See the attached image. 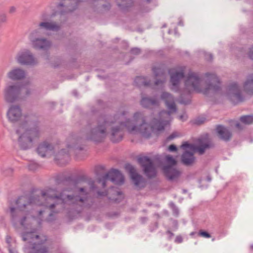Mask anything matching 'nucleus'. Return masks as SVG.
Returning a JSON list of instances; mask_svg holds the SVG:
<instances>
[{
  "label": "nucleus",
  "instance_id": "1",
  "mask_svg": "<svg viewBox=\"0 0 253 253\" xmlns=\"http://www.w3.org/2000/svg\"><path fill=\"white\" fill-rule=\"evenodd\" d=\"M88 194V192L85 187L75 188L73 191L69 188H65L60 193L49 188L40 190L38 194H33L30 197H20L16 202L17 209L10 208L11 221L14 224L19 222L24 227L27 217L22 212H29L35 205L45 207V210L39 211V215L47 212V211H50L48 213L49 219H52L53 213H57L64 210L75 209L79 212L83 208H89L93 205V202L91 204L87 203Z\"/></svg>",
  "mask_w": 253,
  "mask_h": 253
},
{
  "label": "nucleus",
  "instance_id": "2",
  "mask_svg": "<svg viewBox=\"0 0 253 253\" xmlns=\"http://www.w3.org/2000/svg\"><path fill=\"white\" fill-rule=\"evenodd\" d=\"M6 115L10 122H19L16 133H21L18 139L21 149L26 150L31 148L34 141L38 140L41 135L38 117L33 114L23 115L22 109L18 105H11Z\"/></svg>",
  "mask_w": 253,
  "mask_h": 253
},
{
  "label": "nucleus",
  "instance_id": "3",
  "mask_svg": "<svg viewBox=\"0 0 253 253\" xmlns=\"http://www.w3.org/2000/svg\"><path fill=\"white\" fill-rule=\"evenodd\" d=\"M117 113L114 116L109 114H102L99 116L91 124H88L85 129L80 132V135H74L68 138L67 147L74 151L83 150V143L85 140L100 143L108 134L107 128L117 122Z\"/></svg>",
  "mask_w": 253,
  "mask_h": 253
},
{
  "label": "nucleus",
  "instance_id": "4",
  "mask_svg": "<svg viewBox=\"0 0 253 253\" xmlns=\"http://www.w3.org/2000/svg\"><path fill=\"white\" fill-rule=\"evenodd\" d=\"M170 112L163 110L159 113V119L154 118L152 125L146 122L143 115L140 112L134 113L133 120L128 119L125 122H119L122 127L126 126L129 132L138 131L145 138H149L152 132H157L164 130L168 121L163 117H169Z\"/></svg>",
  "mask_w": 253,
  "mask_h": 253
},
{
  "label": "nucleus",
  "instance_id": "5",
  "mask_svg": "<svg viewBox=\"0 0 253 253\" xmlns=\"http://www.w3.org/2000/svg\"><path fill=\"white\" fill-rule=\"evenodd\" d=\"M207 79L205 82L207 86L203 88L202 79L199 77V74L195 72H189L188 74L186 80L185 81V88L184 92L180 97V103L184 104H188L190 103L189 99L184 98V93L189 95L193 91L197 92H202L205 95H209L211 93H216L220 90V82L217 77L214 74L207 73L205 74Z\"/></svg>",
  "mask_w": 253,
  "mask_h": 253
},
{
  "label": "nucleus",
  "instance_id": "6",
  "mask_svg": "<svg viewBox=\"0 0 253 253\" xmlns=\"http://www.w3.org/2000/svg\"><path fill=\"white\" fill-rule=\"evenodd\" d=\"M21 236L26 242L25 247L31 253H48V248L43 245L47 240L46 236L38 235L36 232H28L22 233Z\"/></svg>",
  "mask_w": 253,
  "mask_h": 253
},
{
  "label": "nucleus",
  "instance_id": "7",
  "mask_svg": "<svg viewBox=\"0 0 253 253\" xmlns=\"http://www.w3.org/2000/svg\"><path fill=\"white\" fill-rule=\"evenodd\" d=\"M31 94V90L19 84L7 85L3 90L4 99L6 102L13 103L24 100Z\"/></svg>",
  "mask_w": 253,
  "mask_h": 253
},
{
  "label": "nucleus",
  "instance_id": "8",
  "mask_svg": "<svg viewBox=\"0 0 253 253\" xmlns=\"http://www.w3.org/2000/svg\"><path fill=\"white\" fill-rule=\"evenodd\" d=\"M29 39L33 47L37 50L47 51L52 44L49 40L42 37V32L40 31V29L33 31L30 34Z\"/></svg>",
  "mask_w": 253,
  "mask_h": 253
},
{
  "label": "nucleus",
  "instance_id": "9",
  "mask_svg": "<svg viewBox=\"0 0 253 253\" xmlns=\"http://www.w3.org/2000/svg\"><path fill=\"white\" fill-rule=\"evenodd\" d=\"M110 180L115 184L122 185L124 183V177L120 170L112 169L102 177L98 179V182L101 183L103 188L106 186V181Z\"/></svg>",
  "mask_w": 253,
  "mask_h": 253
},
{
  "label": "nucleus",
  "instance_id": "10",
  "mask_svg": "<svg viewBox=\"0 0 253 253\" xmlns=\"http://www.w3.org/2000/svg\"><path fill=\"white\" fill-rule=\"evenodd\" d=\"M16 59L22 65L34 66L38 64V60L32 52L27 49H24L17 53Z\"/></svg>",
  "mask_w": 253,
  "mask_h": 253
},
{
  "label": "nucleus",
  "instance_id": "11",
  "mask_svg": "<svg viewBox=\"0 0 253 253\" xmlns=\"http://www.w3.org/2000/svg\"><path fill=\"white\" fill-rule=\"evenodd\" d=\"M138 163L143 168L146 175L149 178H154L156 176L157 171L151 159L147 156L138 159Z\"/></svg>",
  "mask_w": 253,
  "mask_h": 253
},
{
  "label": "nucleus",
  "instance_id": "12",
  "mask_svg": "<svg viewBox=\"0 0 253 253\" xmlns=\"http://www.w3.org/2000/svg\"><path fill=\"white\" fill-rule=\"evenodd\" d=\"M152 70L155 76L156 85H162L166 79L167 69L165 64H158L152 67Z\"/></svg>",
  "mask_w": 253,
  "mask_h": 253
},
{
  "label": "nucleus",
  "instance_id": "13",
  "mask_svg": "<svg viewBox=\"0 0 253 253\" xmlns=\"http://www.w3.org/2000/svg\"><path fill=\"white\" fill-rule=\"evenodd\" d=\"M37 152L38 155L42 158L49 157L54 153V146L49 141L45 140L39 144Z\"/></svg>",
  "mask_w": 253,
  "mask_h": 253
},
{
  "label": "nucleus",
  "instance_id": "14",
  "mask_svg": "<svg viewBox=\"0 0 253 253\" xmlns=\"http://www.w3.org/2000/svg\"><path fill=\"white\" fill-rule=\"evenodd\" d=\"M82 1L79 0H63L56 6L57 9L60 10V13L64 14L75 10L77 8L78 3Z\"/></svg>",
  "mask_w": 253,
  "mask_h": 253
},
{
  "label": "nucleus",
  "instance_id": "15",
  "mask_svg": "<svg viewBox=\"0 0 253 253\" xmlns=\"http://www.w3.org/2000/svg\"><path fill=\"white\" fill-rule=\"evenodd\" d=\"M125 168L129 172L130 177L136 186L139 187H144V185H142L144 184L142 176L136 172L135 168L133 166L127 163L125 165Z\"/></svg>",
  "mask_w": 253,
  "mask_h": 253
},
{
  "label": "nucleus",
  "instance_id": "16",
  "mask_svg": "<svg viewBox=\"0 0 253 253\" xmlns=\"http://www.w3.org/2000/svg\"><path fill=\"white\" fill-rule=\"evenodd\" d=\"M197 145L196 146V151L198 152L200 155L205 153L207 149L213 147V144L209 138L208 134L205 136L200 137L197 141Z\"/></svg>",
  "mask_w": 253,
  "mask_h": 253
},
{
  "label": "nucleus",
  "instance_id": "17",
  "mask_svg": "<svg viewBox=\"0 0 253 253\" xmlns=\"http://www.w3.org/2000/svg\"><path fill=\"white\" fill-rule=\"evenodd\" d=\"M229 90L230 91L229 99L233 104L235 105L244 100V98L241 91L239 89L238 85L236 83L230 84Z\"/></svg>",
  "mask_w": 253,
  "mask_h": 253
},
{
  "label": "nucleus",
  "instance_id": "18",
  "mask_svg": "<svg viewBox=\"0 0 253 253\" xmlns=\"http://www.w3.org/2000/svg\"><path fill=\"white\" fill-rule=\"evenodd\" d=\"M216 132L218 137L225 142L230 141L232 136L231 131L224 126L218 125L216 126Z\"/></svg>",
  "mask_w": 253,
  "mask_h": 253
},
{
  "label": "nucleus",
  "instance_id": "19",
  "mask_svg": "<svg viewBox=\"0 0 253 253\" xmlns=\"http://www.w3.org/2000/svg\"><path fill=\"white\" fill-rule=\"evenodd\" d=\"M184 77L183 71H174L170 72V83H171V89L175 91L179 89L180 81Z\"/></svg>",
  "mask_w": 253,
  "mask_h": 253
},
{
  "label": "nucleus",
  "instance_id": "20",
  "mask_svg": "<svg viewBox=\"0 0 253 253\" xmlns=\"http://www.w3.org/2000/svg\"><path fill=\"white\" fill-rule=\"evenodd\" d=\"M55 161L58 165L61 166L65 165L70 160V155L68 151L65 149H62L55 155Z\"/></svg>",
  "mask_w": 253,
  "mask_h": 253
},
{
  "label": "nucleus",
  "instance_id": "21",
  "mask_svg": "<svg viewBox=\"0 0 253 253\" xmlns=\"http://www.w3.org/2000/svg\"><path fill=\"white\" fill-rule=\"evenodd\" d=\"M163 170L164 175L169 181H173L179 176V171L171 166H164Z\"/></svg>",
  "mask_w": 253,
  "mask_h": 253
},
{
  "label": "nucleus",
  "instance_id": "22",
  "mask_svg": "<svg viewBox=\"0 0 253 253\" xmlns=\"http://www.w3.org/2000/svg\"><path fill=\"white\" fill-rule=\"evenodd\" d=\"M196 158L192 152L185 150L181 156V163L187 167L192 166L195 162Z\"/></svg>",
  "mask_w": 253,
  "mask_h": 253
},
{
  "label": "nucleus",
  "instance_id": "23",
  "mask_svg": "<svg viewBox=\"0 0 253 253\" xmlns=\"http://www.w3.org/2000/svg\"><path fill=\"white\" fill-rule=\"evenodd\" d=\"M123 128L120 125L111 127V140L113 142H118L122 139L123 137Z\"/></svg>",
  "mask_w": 253,
  "mask_h": 253
},
{
  "label": "nucleus",
  "instance_id": "24",
  "mask_svg": "<svg viewBox=\"0 0 253 253\" xmlns=\"http://www.w3.org/2000/svg\"><path fill=\"white\" fill-rule=\"evenodd\" d=\"M42 32V29L46 31L57 32L60 30V26L55 22L43 21L39 23V28Z\"/></svg>",
  "mask_w": 253,
  "mask_h": 253
},
{
  "label": "nucleus",
  "instance_id": "25",
  "mask_svg": "<svg viewBox=\"0 0 253 253\" xmlns=\"http://www.w3.org/2000/svg\"><path fill=\"white\" fill-rule=\"evenodd\" d=\"M120 10L123 12H127L134 6L133 0H115Z\"/></svg>",
  "mask_w": 253,
  "mask_h": 253
},
{
  "label": "nucleus",
  "instance_id": "26",
  "mask_svg": "<svg viewBox=\"0 0 253 253\" xmlns=\"http://www.w3.org/2000/svg\"><path fill=\"white\" fill-rule=\"evenodd\" d=\"M25 76V71L20 68L14 69L7 73V77L13 81L21 80Z\"/></svg>",
  "mask_w": 253,
  "mask_h": 253
},
{
  "label": "nucleus",
  "instance_id": "27",
  "mask_svg": "<svg viewBox=\"0 0 253 253\" xmlns=\"http://www.w3.org/2000/svg\"><path fill=\"white\" fill-rule=\"evenodd\" d=\"M141 105L144 108H150L153 106H158L159 101L154 98L143 97L140 101Z\"/></svg>",
  "mask_w": 253,
  "mask_h": 253
},
{
  "label": "nucleus",
  "instance_id": "28",
  "mask_svg": "<svg viewBox=\"0 0 253 253\" xmlns=\"http://www.w3.org/2000/svg\"><path fill=\"white\" fill-rule=\"evenodd\" d=\"M243 88L247 93L253 95V79L251 77L248 78L245 82Z\"/></svg>",
  "mask_w": 253,
  "mask_h": 253
},
{
  "label": "nucleus",
  "instance_id": "29",
  "mask_svg": "<svg viewBox=\"0 0 253 253\" xmlns=\"http://www.w3.org/2000/svg\"><path fill=\"white\" fill-rule=\"evenodd\" d=\"M134 82L135 84L138 87H147L150 86L151 84L150 80H148L146 77L140 76L136 77Z\"/></svg>",
  "mask_w": 253,
  "mask_h": 253
},
{
  "label": "nucleus",
  "instance_id": "30",
  "mask_svg": "<svg viewBox=\"0 0 253 253\" xmlns=\"http://www.w3.org/2000/svg\"><path fill=\"white\" fill-rule=\"evenodd\" d=\"M240 121L245 125H250L253 123V116L246 115L241 117Z\"/></svg>",
  "mask_w": 253,
  "mask_h": 253
},
{
  "label": "nucleus",
  "instance_id": "31",
  "mask_svg": "<svg viewBox=\"0 0 253 253\" xmlns=\"http://www.w3.org/2000/svg\"><path fill=\"white\" fill-rule=\"evenodd\" d=\"M161 98L165 102V104L173 100L171 94L166 92H164L162 93Z\"/></svg>",
  "mask_w": 253,
  "mask_h": 253
},
{
  "label": "nucleus",
  "instance_id": "32",
  "mask_svg": "<svg viewBox=\"0 0 253 253\" xmlns=\"http://www.w3.org/2000/svg\"><path fill=\"white\" fill-rule=\"evenodd\" d=\"M181 148L186 150V149L188 148L191 150L196 151V146L192 144H190L188 142H184L180 146Z\"/></svg>",
  "mask_w": 253,
  "mask_h": 253
},
{
  "label": "nucleus",
  "instance_id": "33",
  "mask_svg": "<svg viewBox=\"0 0 253 253\" xmlns=\"http://www.w3.org/2000/svg\"><path fill=\"white\" fill-rule=\"evenodd\" d=\"M166 159L167 163L169 165V166H175L176 164V161L173 157L170 155H168L166 156Z\"/></svg>",
  "mask_w": 253,
  "mask_h": 253
},
{
  "label": "nucleus",
  "instance_id": "34",
  "mask_svg": "<svg viewBox=\"0 0 253 253\" xmlns=\"http://www.w3.org/2000/svg\"><path fill=\"white\" fill-rule=\"evenodd\" d=\"M170 208L172 209L173 214L176 216L179 215V210L178 208L173 202H170L169 204Z\"/></svg>",
  "mask_w": 253,
  "mask_h": 253
},
{
  "label": "nucleus",
  "instance_id": "35",
  "mask_svg": "<svg viewBox=\"0 0 253 253\" xmlns=\"http://www.w3.org/2000/svg\"><path fill=\"white\" fill-rule=\"evenodd\" d=\"M166 105L169 109L172 111V112H176V107L173 100L166 103Z\"/></svg>",
  "mask_w": 253,
  "mask_h": 253
},
{
  "label": "nucleus",
  "instance_id": "36",
  "mask_svg": "<svg viewBox=\"0 0 253 253\" xmlns=\"http://www.w3.org/2000/svg\"><path fill=\"white\" fill-rule=\"evenodd\" d=\"M206 121V118L205 117H198L194 120V123L199 126L205 123Z\"/></svg>",
  "mask_w": 253,
  "mask_h": 253
},
{
  "label": "nucleus",
  "instance_id": "37",
  "mask_svg": "<svg viewBox=\"0 0 253 253\" xmlns=\"http://www.w3.org/2000/svg\"><path fill=\"white\" fill-rule=\"evenodd\" d=\"M199 235L200 236L204 237L205 238H209L211 237L210 233L208 232L204 231L203 230H200L199 232Z\"/></svg>",
  "mask_w": 253,
  "mask_h": 253
},
{
  "label": "nucleus",
  "instance_id": "38",
  "mask_svg": "<svg viewBox=\"0 0 253 253\" xmlns=\"http://www.w3.org/2000/svg\"><path fill=\"white\" fill-rule=\"evenodd\" d=\"M13 172V169L11 168H8L3 171V173L5 176H11Z\"/></svg>",
  "mask_w": 253,
  "mask_h": 253
},
{
  "label": "nucleus",
  "instance_id": "39",
  "mask_svg": "<svg viewBox=\"0 0 253 253\" xmlns=\"http://www.w3.org/2000/svg\"><path fill=\"white\" fill-rule=\"evenodd\" d=\"M56 180L57 183L60 184L61 183H64V181L71 182L73 181V179L72 177L68 176L67 177H65L64 180H60L58 178H57Z\"/></svg>",
  "mask_w": 253,
  "mask_h": 253
},
{
  "label": "nucleus",
  "instance_id": "40",
  "mask_svg": "<svg viewBox=\"0 0 253 253\" xmlns=\"http://www.w3.org/2000/svg\"><path fill=\"white\" fill-rule=\"evenodd\" d=\"M140 52H141L140 49L139 48H137V47L132 48L130 50V53L132 54L138 55L140 53Z\"/></svg>",
  "mask_w": 253,
  "mask_h": 253
},
{
  "label": "nucleus",
  "instance_id": "41",
  "mask_svg": "<svg viewBox=\"0 0 253 253\" xmlns=\"http://www.w3.org/2000/svg\"><path fill=\"white\" fill-rule=\"evenodd\" d=\"M6 16L4 13H0V24L6 22Z\"/></svg>",
  "mask_w": 253,
  "mask_h": 253
},
{
  "label": "nucleus",
  "instance_id": "42",
  "mask_svg": "<svg viewBox=\"0 0 253 253\" xmlns=\"http://www.w3.org/2000/svg\"><path fill=\"white\" fill-rule=\"evenodd\" d=\"M178 135L177 134V132H174L173 133H172L170 135H169L167 138V140L169 141V140H171L173 139H174V138L176 137H178Z\"/></svg>",
  "mask_w": 253,
  "mask_h": 253
},
{
  "label": "nucleus",
  "instance_id": "43",
  "mask_svg": "<svg viewBox=\"0 0 253 253\" xmlns=\"http://www.w3.org/2000/svg\"><path fill=\"white\" fill-rule=\"evenodd\" d=\"M102 8L104 9L105 11H108L110 10L111 7V5L110 3L107 2L102 5Z\"/></svg>",
  "mask_w": 253,
  "mask_h": 253
},
{
  "label": "nucleus",
  "instance_id": "44",
  "mask_svg": "<svg viewBox=\"0 0 253 253\" xmlns=\"http://www.w3.org/2000/svg\"><path fill=\"white\" fill-rule=\"evenodd\" d=\"M168 150L170 152H175L177 151V148L175 145L171 144L169 146Z\"/></svg>",
  "mask_w": 253,
  "mask_h": 253
},
{
  "label": "nucleus",
  "instance_id": "45",
  "mask_svg": "<svg viewBox=\"0 0 253 253\" xmlns=\"http://www.w3.org/2000/svg\"><path fill=\"white\" fill-rule=\"evenodd\" d=\"M37 165L35 164H31L28 166V168L31 170H34L37 168Z\"/></svg>",
  "mask_w": 253,
  "mask_h": 253
},
{
  "label": "nucleus",
  "instance_id": "46",
  "mask_svg": "<svg viewBox=\"0 0 253 253\" xmlns=\"http://www.w3.org/2000/svg\"><path fill=\"white\" fill-rule=\"evenodd\" d=\"M183 241V238L181 236H176L175 242L177 243H180Z\"/></svg>",
  "mask_w": 253,
  "mask_h": 253
},
{
  "label": "nucleus",
  "instance_id": "47",
  "mask_svg": "<svg viewBox=\"0 0 253 253\" xmlns=\"http://www.w3.org/2000/svg\"><path fill=\"white\" fill-rule=\"evenodd\" d=\"M16 11V8L14 6H10V8H9V14H13L14 13H15Z\"/></svg>",
  "mask_w": 253,
  "mask_h": 253
},
{
  "label": "nucleus",
  "instance_id": "48",
  "mask_svg": "<svg viewBox=\"0 0 253 253\" xmlns=\"http://www.w3.org/2000/svg\"><path fill=\"white\" fill-rule=\"evenodd\" d=\"M249 56L251 59L253 60V46L250 49Z\"/></svg>",
  "mask_w": 253,
  "mask_h": 253
},
{
  "label": "nucleus",
  "instance_id": "49",
  "mask_svg": "<svg viewBox=\"0 0 253 253\" xmlns=\"http://www.w3.org/2000/svg\"><path fill=\"white\" fill-rule=\"evenodd\" d=\"M140 220L142 223L144 224L148 220V218L147 217H141L140 218Z\"/></svg>",
  "mask_w": 253,
  "mask_h": 253
},
{
  "label": "nucleus",
  "instance_id": "50",
  "mask_svg": "<svg viewBox=\"0 0 253 253\" xmlns=\"http://www.w3.org/2000/svg\"><path fill=\"white\" fill-rule=\"evenodd\" d=\"M89 184L90 185V188L91 189H94L95 188V184L94 181L93 180H91L89 182Z\"/></svg>",
  "mask_w": 253,
  "mask_h": 253
},
{
  "label": "nucleus",
  "instance_id": "51",
  "mask_svg": "<svg viewBox=\"0 0 253 253\" xmlns=\"http://www.w3.org/2000/svg\"><path fill=\"white\" fill-rule=\"evenodd\" d=\"M166 233L167 234H169V240H170L172 238V237L174 236V234L169 230H168Z\"/></svg>",
  "mask_w": 253,
  "mask_h": 253
},
{
  "label": "nucleus",
  "instance_id": "52",
  "mask_svg": "<svg viewBox=\"0 0 253 253\" xmlns=\"http://www.w3.org/2000/svg\"><path fill=\"white\" fill-rule=\"evenodd\" d=\"M207 58L210 61H211L213 59V56L211 54H208L207 55Z\"/></svg>",
  "mask_w": 253,
  "mask_h": 253
},
{
  "label": "nucleus",
  "instance_id": "53",
  "mask_svg": "<svg viewBox=\"0 0 253 253\" xmlns=\"http://www.w3.org/2000/svg\"><path fill=\"white\" fill-rule=\"evenodd\" d=\"M97 194L98 196H106L107 195L105 192L98 191Z\"/></svg>",
  "mask_w": 253,
  "mask_h": 253
},
{
  "label": "nucleus",
  "instance_id": "54",
  "mask_svg": "<svg viewBox=\"0 0 253 253\" xmlns=\"http://www.w3.org/2000/svg\"><path fill=\"white\" fill-rule=\"evenodd\" d=\"M57 63L56 64H51L52 66L54 67V68L57 67L59 66V65L60 64V61L59 59H58Z\"/></svg>",
  "mask_w": 253,
  "mask_h": 253
},
{
  "label": "nucleus",
  "instance_id": "55",
  "mask_svg": "<svg viewBox=\"0 0 253 253\" xmlns=\"http://www.w3.org/2000/svg\"><path fill=\"white\" fill-rule=\"evenodd\" d=\"M44 58L45 60H46L47 61H49V54H46L44 55Z\"/></svg>",
  "mask_w": 253,
  "mask_h": 253
},
{
  "label": "nucleus",
  "instance_id": "56",
  "mask_svg": "<svg viewBox=\"0 0 253 253\" xmlns=\"http://www.w3.org/2000/svg\"><path fill=\"white\" fill-rule=\"evenodd\" d=\"M97 169H100L101 170H103L105 168L103 166H99L97 167Z\"/></svg>",
  "mask_w": 253,
  "mask_h": 253
},
{
  "label": "nucleus",
  "instance_id": "57",
  "mask_svg": "<svg viewBox=\"0 0 253 253\" xmlns=\"http://www.w3.org/2000/svg\"><path fill=\"white\" fill-rule=\"evenodd\" d=\"M143 2H146L147 3H149L151 2V0H142Z\"/></svg>",
  "mask_w": 253,
  "mask_h": 253
},
{
  "label": "nucleus",
  "instance_id": "58",
  "mask_svg": "<svg viewBox=\"0 0 253 253\" xmlns=\"http://www.w3.org/2000/svg\"><path fill=\"white\" fill-rule=\"evenodd\" d=\"M207 179L208 181L210 182L211 181V177L210 176H208L207 177Z\"/></svg>",
  "mask_w": 253,
  "mask_h": 253
},
{
  "label": "nucleus",
  "instance_id": "59",
  "mask_svg": "<svg viewBox=\"0 0 253 253\" xmlns=\"http://www.w3.org/2000/svg\"><path fill=\"white\" fill-rule=\"evenodd\" d=\"M126 112H125V111H123L122 113H121V115L123 116H124L126 115Z\"/></svg>",
  "mask_w": 253,
  "mask_h": 253
},
{
  "label": "nucleus",
  "instance_id": "60",
  "mask_svg": "<svg viewBox=\"0 0 253 253\" xmlns=\"http://www.w3.org/2000/svg\"><path fill=\"white\" fill-rule=\"evenodd\" d=\"M236 126H237V127H239V126H240V124H238H238H236Z\"/></svg>",
  "mask_w": 253,
  "mask_h": 253
},
{
  "label": "nucleus",
  "instance_id": "61",
  "mask_svg": "<svg viewBox=\"0 0 253 253\" xmlns=\"http://www.w3.org/2000/svg\"><path fill=\"white\" fill-rule=\"evenodd\" d=\"M251 248L252 250H253V245L251 246Z\"/></svg>",
  "mask_w": 253,
  "mask_h": 253
},
{
  "label": "nucleus",
  "instance_id": "62",
  "mask_svg": "<svg viewBox=\"0 0 253 253\" xmlns=\"http://www.w3.org/2000/svg\"><path fill=\"white\" fill-rule=\"evenodd\" d=\"M156 227H158V222H156Z\"/></svg>",
  "mask_w": 253,
  "mask_h": 253
},
{
  "label": "nucleus",
  "instance_id": "63",
  "mask_svg": "<svg viewBox=\"0 0 253 253\" xmlns=\"http://www.w3.org/2000/svg\"><path fill=\"white\" fill-rule=\"evenodd\" d=\"M8 241H9V239H7V242H9Z\"/></svg>",
  "mask_w": 253,
  "mask_h": 253
},
{
  "label": "nucleus",
  "instance_id": "64",
  "mask_svg": "<svg viewBox=\"0 0 253 253\" xmlns=\"http://www.w3.org/2000/svg\"><path fill=\"white\" fill-rule=\"evenodd\" d=\"M8 241H9V239H7V242H9Z\"/></svg>",
  "mask_w": 253,
  "mask_h": 253
}]
</instances>
